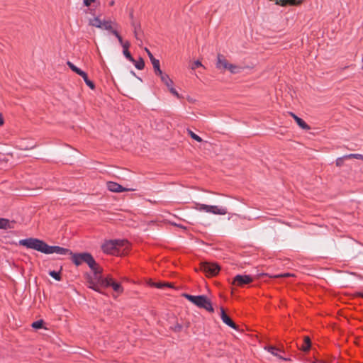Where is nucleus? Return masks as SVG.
Here are the masks:
<instances>
[{"instance_id":"1","label":"nucleus","mask_w":363,"mask_h":363,"mask_svg":"<svg viewBox=\"0 0 363 363\" xmlns=\"http://www.w3.org/2000/svg\"><path fill=\"white\" fill-rule=\"evenodd\" d=\"M19 245L45 254L72 255V252L67 248L60 246H50L43 240L38 238H30L20 240Z\"/></svg>"},{"instance_id":"2","label":"nucleus","mask_w":363,"mask_h":363,"mask_svg":"<svg viewBox=\"0 0 363 363\" xmlns=\"http://www.w3.org/2000/svg\"><path fill=\"white\" fill-rule=\"evenodd\" d=\"M183 296L201 308H204L211 313L214 311L211 301L204 295L193 296L184 294Z\"/></svg>"},{"instance_id":"3","label":"nucleus","mask_w":363,"mask_h":363,"mask_svg":"<svg viewBox=\"0 0 363 363\" xmlns=\"http://www.w3.org/2000/svg\"><path fill=\"white\" fill-rule=\"evenodd\" d=\"M72 260L76 266H79L82 263H86L91 269H95L96 264L93 256L88 252L72 253Z\"/></svg>"},{"instance_id":"4","label":"nucleus","mask_w":363,"mask_h":363,"mask_svg":"<svg viewBox=\"0 0 363 363\" xmlns=\"http://www.w3.org/2000/svg\"><path fill=\"white\" fill-rule=\"evenodd\" d=\"M194 206L193 208L199 211H205L215 215H225L228 213L226 208L224 207L201 204L196 202H194Z\"/></svg>"},{"instance_id":"5","label":"nucleus","mask_w":363,"mask_h":363,"mask_svg":"<svg viewBox=\"0 0 363 363\" xmlns=\"http://www.w3.org/2000/svg\"><path fill=\"white\" fill-rule=\"evenodd\" d=\"M200 269L203 271L206 276L213 277L218 274L220 268L216 263L201 262Z\"/></svg>"},{"instance_id":"6","label":"nucleus","mask_w":363,"mask_h":363,"mask_svg":"<svg viewBox=\"0 0 363 363\" xmlns=\"http://www.w3.org/2000/svg\"><path fill=\"white\" fill-rule=\"evenodd\" d=\"M91 270L94 272V277H92V279L96 281L98 286L104 288L106 286V282L108 281V277L105 278L102 277V269L98 264H96L95 269Z\"/></svg>"},{"instance_id":"7","label":"nucleus","mask_w":363,"mask_h":363,"mask_svg":"<svg viewBox=\"0 0 363 363\" xmlns=\"http://www.w3.org/2000/svg\"><path fill=\"white\" fill-rule=\"evenodd\" d=\"M252 281L253 279L250 275L238 274L234 277L232 284L237 286H243L245 284L252 282Z\"/></svg>"},{"instance_id":"8","label":"nucleus","mask_w":363,"mask_h":363,"mask_svg":"<svg viewBox=\"0 0 363 363\" xmlns=\"http://www.w3.org/2000/svg\"><path fill=\"white\" fill-rule=\"evenodd\" d=\"M117 242V241H114L113 240H110L104 242L101 247L104 252L111 255H118Z\"/></svg>"},{"instance_id":"9","label":"nucleus","mask_w":363,"mask_h":363,"mask_svg":"<svg viewBox=\"0 0 363 363\" xmlns=\"http://www.w3.org/2000/svg\"><path fill=\"white\" fill-rule=\"evenodd\" d=\"M106 186L107 189L112 192H123L132 190L130 189L124 188L119 184L113 182H108L106 183Z\"/></svg>"},{"instance_id":"10","label":"nucleus","mask_w":363,"mask_h":363,"mask_svg":"<svg viewBox=\"0 0 363 363\" xmlns=\"http://www.w3.org/2000/svg\"><path fill=\"white\" fill-rule=\"evenodd\" d=\"M111 286L114 291L121 294L123 291V288L121 284L114 281L113 278L108 276V281L106 282L105 287Z\"/></svg>"},{"instance_id":"11","label":"nucleus","mask_w":363,"mask_h":363,"mask_svg":"<svg viewBox=\"0 0 363 363\" xmlns=\"http://www.w3.org/2000/svg\"><path fill=\"white\" fill-rule=\"evenodd\" d=\"M230 63L226 60L225 57L221 54L217 55L216 67L218 69H228Z\"/></svg>"},{"instance_id":"12","label":"nucleus","mask_w":363,"mask_h":363,"mask_svg":"<svg viewBox=\"0 0 363 363\" xmlns=\"http://www.w3.org/2000/svg\"><path fill=\"white\" fill-rule=\"evenodd\" d=\"M220 318L224 323L229 327L237 329L236 324L231 320V318L225 313L223 308H220Z\"/></svg>"},{"instance_id":"13","label":"nucleus","mask_w":363,"mask_h":363,"mask_svg":"<svg viewBox=\"0 0 363 363\" xmlns=\"http://www.w3.org/2000/svg\"><path fill=\"white\" fill-rule=\"evenodd\" d=\"M289 114L294 118L297 124L303 130H309L311 128L310 126L301 118L298 117L296 115H295L292 112H289Z\"/></svg>"},{"instance_id":"14","label":"nucleus","mask_w":363,"mask_h":363,"mask_svg":"<svg viewBox=\"0 0 363 363\" xmlns=\"http://www.w3.org/2000/svg\"><path fill=\"white\" fill-rule=\"evenodd\" d=\"M130 45V43L128 41H125V44L123 47V52L124 56L131 62H135V59L132 57L130 52L128 51V48Z\"/></svg>"},{"instance_id":"15","label":"nucleus","mask_w":363,"mask_h":363,"mask_svg":"<svg viewBox=\"0 0 363 363\" xmlns=\"http://www.w3.org/2000/svg\"><path fill=\"white\" fill-rule=\"evenodd\" d=\"M117 241V250L118 254L121 252V247H123V250H125L129 247V242L126 240H113Z\"/></svg>"},{"instance_id":"16","label":"nucleus","mask_w":363,"mask_h":363,"mask_svg":"<svg viewBox=\"0 0 363 363\" xmlns=\"http://www.w3.org/2000/svg\"><path fill=\"white\" fill-rule=\"evenodd\" d=\"M131 26L133 28V33L135 38L140 41H142L140 35L138 33V30H140V24L139 23L135 22V21H131Z\"/></svg>"},{"instance_id":"17","label":"nucleus","mask_w":363,"mask_h":363,"mask_svg":"<svg viewBox=\"0 0 363 363\" xmlns=\"http://www.w3.org/2000/svg\"><path fill=\"white\" fill-rule=\"evenodd\" d=\"M79 76H81L83 78L85 84L90 89H95L94 83L88 78V75H87V74L85 72L82 71V72L81 74H79Z\"/></svg>"},{"instance_id":"18","label":"nucleus","mask_w":363,"mask_h":363,"mask_svg":"<svg viewBox=\"0 0 363 363\" xmlns=\"http://www.w3.org/2000/svg\"><path fill=\"white\" fill-rule=\"evenodd\" d=\"M311 346V339L308 336H305L303 340V344L300 347V349L304 352H307L310 350Z\"/></svg>"},{"instance_id":"19","label":"nucleus","mask_w":363,"mask_h":363,"mask_svg":"<svg viewBox=\"0 0 363 363\" xmlns=\"http://www.w3.org/2000/svg\"><path fill=\"white\" fill-rule=\"evenodd\" d=\"M89 287L93 290L101 293V286H98L96 281L92 279V277H89L88 280Z\"/></svg>"},{"instance_id":"20","label":"nucleus","mask_w":363,"mask_h":363,"mask_svg":"<svg viewBox=\"0 0 363 363\" xmlns=\"http://www.w3.org/2000/svg\"><path fill=\"white\" fill-rule=\"evenodd\" d=\"M162 82L168 87H171L173 86V81L169 78V75L167 74L165 75H162V77L160 78Z\"/></svg>"},{"instance_id":"21","label":"nucleus","mask_w":363,"mask_h":363,"mask_svg":"<svg viewBox=\"0 0 363 363\" xmlns=\"http://www.w3.org/2000/svg\"><path fill=\"white\" fill-rule=\"evenodd\" d=\"M265 349L267 350V351L269 352L273 355L278 357L279 359H284V360H287V359L284 358L281 356H279L278 355V354L277 353V351H278L279 349L277 348L276 347L268 346V347H266Z\"/></svg>"},{"instance_id":"22","label":"nucleus","mask_w":363,"mask_h":363,"mask_svg":"<svg viewBox=\"0 0 363 363\" xmlns=\"http://www.w3.org/2000/svg\"><path fill=\"white\" fill-rule=\"evenodd\" d=\"M277 5H281L282 6H285L287 4L290 5H296V0H277L276 2Z\"/></svg>"},{"instance_id":"23","label":"nucleus","mask_w":363,"mask_h":363,"mask_svg":"<svg viewBox=\"0 0 363 363\" xmlns=\"http://www.w3.org/2000/svg\"><path fill=\"white\" fill-rule=\"evenodd\" d=\"M102 23L99 18L96 17L90 21V25L96 28H102Z\"/></svg>"},{"instance_id":"24","label":"nucleus","mask_w":363,"mask_h":363,"mask_svg":"<svg viewBox=\"0 0 363 363\" xmlns=\"http://www.w3.org/2000/svg\"><path fill=\"white\" fill-rule=\"evenodd\" d=\"M10 222L8 219L0 218V228L7 229L10 228Z\"/></svg>"},{"instance_id":"25","label":"nucleus","mask_w":363,"mask_h":363,"mask_svg":"<svg viewBox=\"0 0 363 363\" xmlns=\"http://www.w3.org/2000/svg\"><path fill=\"white\" fill-rule=\"evenodd\" d=\"M134 65L138 69H143L145 67V62L142 57H140L138 61L135 60Z\"/></svg>"},{"instance_id":"26","label":"nucleus","mask_w":363,"mask_h":363,"mask_svg":"<svg viewBox=\"0 0 363 363\" xmlns=\"http://www.w3.org/2000/svg\"><path fill=\"white\" fill-rule=\"evenodd\" d=\"M67 65L71 69V70L75 72L76 74L79 75V74L82 72V70L76 67L72 62L67 61Z\"/></svg>"},{"instance_id":"27","label":"nucleus","mask_w":363,"mask_h":363,"mask_svg":"<svg viewBox=\"0 0 363 363\" xmlns=\"http://www.w3.org/2000/svg\"><path fill=\"white\" fill-rule=\"evenodd\" d=\"M153 286H155V287H157L158 289H163L164 287L173 288L172 284L171 283H168V282H157V283H155L153 284Z\"/></svg>"},{"instance_id":"28","label":"nucleus","mask_w":363,"mask_h":363,"mask_svg":"<svg viewBox=\"0 0 363 363\" xmlns=\"http://www.w3.org/2000/svg\"><path fill=\"white\" fill-rule=\"evenodd\" d=\"M240 69L241 68L240 67L230 63L228 70H229L232 74H236L240 72Z\"/></svg>"},{"instance_id":"29","label":"nucleus","mask_w":363,"mask_h":363,"mask_svg":"<svg viewBox=\"0 0 363 363\" xmlns=\"http://www.w3.org/2000/svg\"><path fill=\"white\" fill-rule=\"evenodd\" d=\"M187 133L192 139L196 140L197 142H202V138L195 134L191 130L187 129Z\"/></svg>"},{"instance_id":"30","label":"nucleus","mask_w":363,"mask_h":363,"mask_svg":"<svg viewBox=\"0 0 363 363\" xmlns=\"http://www.w3.org/2000/svg\"><path fill=\"white\" fill-rule=\"evenodd\" d=\"M49 274L57 281H60L62 279L60 272L50 271Z\"/></svg>"},{"instance_id":"31","label":"nucleus","mask_w":363,"mask_h":363,"mask_svg":"<svg viewBox=\"0 0 363 363\" xmlns=\"http://www.w3.org/2000/svg\"><path fill=\"white\" fill-rule=\"evenodd\" d=\"M111 33L114 35L118 40L119 43L123 47L125 42H123L122 37L116 30H111Z\"/></svg>"},{"instance_id":"32","label":"nucleus","mask_w":363,"mask_h":363,"mask_svg":"<svg viewBox=\"0 0 363 363\" xmlns=\"http://www.w3.org/2000/svg\"><path fill=\"white\" fill-rule=\"evenodd\" d=\"M102 28H104L107 30H109L111 32V30H113L111 26V21H104L102 23Z\"/></svg>"},{"instance_id":"33","label":"nucleus","mask_w":363,"mask_h":363,"mask_svg":"<svg viewBox=\"0 0 363 363\" xmlns=\"http://www.w3.org/2000/svg\"><path fill=\"white\" fill-rule=\"evenodd\" d=\"M43 323H44V322L43 320H39L33 322L32 323L31 326L35 329H40V328H43Z\"/></svg>"},{"instance_id":"34","label":"nucleus","mask_w":363,"mask_h":363,"mask_svg":"<svg viewBox=\"0 0 363 363\" xmlns=\"http://www.w3.org/2000/svg\"><path fill=\"white\" fill-rule=\"evenodd\" d=\"M151 62L152 64L154 71H155L156 69H158L159 68H160V65L159 60H157V59H155L154 60H152V61Z\"/></svg>"},{"instance_id":"35","label":"nucleus","mask_w":363,"mask_h":363,"mask_svg":"<svg viewBox=\"0 0 363 363\" xmlns=\"http://www.w3.org/2000/svg\"><path fill=\"white\" fill-rule=\"evenodd\" d=\"M169 91L171 92V94H172L174 96H175L178 99H180L182 98V96H180V94L177 92V91L173 87V86H172L171 87L169 88Z\"/></svg>"},{"instance_id":"36","label":"nucleus","mask_w":363,"mask_h":363,"mask_svg":"<svg viewBox=\"0 0 363 363\" xmlns=\"http://www.w3.org/2000/svg\"><path fill=\"white\" fill-rule=\"evenodd\" d=\"M344 160H345L344 157H338L335 161L336 166L337 167L342 166L343 163H344Z\"/></svg>"},{"instance_id":"37","label":"nucleus","mask_w":363,"mask_h":363,"mask_svg":"<svg viewBox=\"0 0 363 363\" xmlns=\"http://www.w3.org/2000/svg\"><path fill=\"white\" fill-rule=\"evenodd\" d=\"M201 66H202L201 62L199 60H196V61L194 62V63L192 64L191 68L192 69H196L197 67H201Z\"/></svg>"},{"instance_id":"38","label":"nucleus","mask_w":363,"mask_h":363,"mask_svg":"<svg viewBox=\"0 0 363 363\" xmlns=\"http://www.w3.org/2000/svg\"><path fill=\"white\" fill-rule=\"evenodd\" d=\"M174 332H177V333H179L182 330V326L179 324V323H177L173 328H172Z\"/></svg>"},{"instance_id":"39","label":"nucleus","mask_w":363,"mask_h":363,"mask_svg":"<svg viewBox=\"0 0 363 363\" xmlns=\"http://www.w3.org/2000/svg\"><path fill=\"white\" fill-rule=\"evenodd\" d=\"M145 50L146 51L151 62L152 61V60H155L152 52L147 48H145Z\"/></svg>"},{"instance_id":"40","label":"nucleus","mask_w":363,"mask_h":363,"mask_svg":"<svg viewBox=\"0 0 363 363\" xmlns=\"http://www.w3.org/2000/svg\"><path fill=\"white\" fill-rule=\"evenodd\" d=\"M96 0H83V4L85 6H89L92 3L95 2Z\"/></svg>"},{"instance_id":"41","label":"nucleus","mask_w":363,"mask_h":363,"mask_svg":"<svg viewBox=\"0 0 363 363\" xmlns=\"http://www.w3.org/2000/svg\"><path fill=\"white\" fill-rule=\"evenodd\" d=\"M154 72H155V74L157 75V76H160V78L162 77V75H165L166 74L162 72V71L160 69V68H159L158 69H156Z\"/></svg>"},{"instance_id":"42","label":"nucleus","mask_w":363,"mask_h":363,"mask_svg":"<svg viewBox=\"0 0 363 363\" xmlns=\"http://www.w3.org/2000/svg\"><path fill=\"white\" fill-rule=\"evenodd\" d=\"M346 159H355V154H349L343 156Z\"/></svg>"},{"instance_id":"43","label":"nucleus","mask_w":363,"mask_h":363,"mask_svg":"<svg viewBox=\"0 0 363 363\" xmlns=\"http://www.w3.org/2000/svg\"><path fill=\"white\" fill-rule=\"evenodd\" d=\"M289 276H291L290 274L286 273V274H279V275L276 276V277H287Z\"/></svg>"},{"instance_id":"44","label":"nucleus","mask_w":363,"mask_h":363,"mask_svg":"<svg viewBox=\"0 0 363 363\" xmlns=\"http://www.w3.org/2000/svg\"><path fill=\"white\" fill-rule=\"evenodd\" d=\"M355 159H357V160H363V155H361V154H355Z\"/></svg>"},{"instance_id":"45","label":"nucleus","mask_w":363,"mask_h":363,"mask_svg":"<svg viewBox=\"0 0 363 363\" xmlns=\"http://www.w3.org/2000/svg\"><path fill=\"white\" fill-rule=\"evenodd\" d=\"M4 123V118H3V115L1 114V113H0V126L2 125Z\"/></svg>"},{"instance_id":"46","label":"nucleus","mask_w":363,"mask_h":363,"mask_svg":"<svg viewBox=\"0 0 363 363\" xmlns=\"http://www.w3.org/2000/svg\"><path fill=\"white\" fill-rule=\"evenodd\" d=\"M130 18L133 21H134V20H133V12H131V13H130Z\"/></svg>"},{"instance_id":"47","label":"nucleus","mask_w":363,"mask_h":363,"mask_svg":"<svg viewBox=\"0 0 363 363\" xmlns=\"http://www.w3.org/2000/svg\"><path fill=\"white\" fill-rule=\"evenodd\" d=\"M110 4V6H113V4H114V1H111L110 2V4Z\"/></svg>"},{"instance_id":"48","label":"nucleus","mask_w":363,"mask_h":363,"mask_svg":"<svg viewBox=\"0 0 363 363\" xmlns=\"http://www.w3.org/2000/svg\"><path fill=\"white\" fill-rule=\"evenodd\" d=\"M313 363H325L323 361L313 362Z\"/></svg>"},{"instance_id":"49","label":"nucleus","mask_w":363,"mask_h":363,"mask_svg":"<svg viewBox=\"0 0 363 363\" xmlns=\"http://www.w3.org/2000/svg\"><path fill=\"white\" fill-rule=\"evenodd\" d=\"M359 295L363 297V294H359Z\"/></svg>"}]
</instances>
